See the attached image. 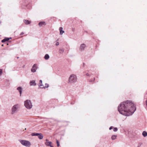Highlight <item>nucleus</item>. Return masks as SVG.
<instances>
[{
    "instance_id": "1",
    "label": "nucleus",
    "mask_w": 147,
    "mask_h": 147,
    "mask_svg": "<svg viewBox=\"0 0 147 147\" xmlns=\"http://www.w3.org/2000/svg\"><path fill=\"white\" fill-rule=\"evenodd\" d=\"M118 109L120 113L125 116L131 115L136 110L134 104L131 101L127 100L121 103Z\"/></svg>"
},
{
    "instance_id": "2",
    "label": "nucleus",
    "mask_w": 147,
    "mask_h": 147,
    "mask_svg": "<svg viewBox=\"0 0 147 147\" xmlns=\"http://www.w3.org/2000/svg\"><path fill=\"white\" fill-rule=\"evenodd\" d=\"M77 80V76L76 75L72 74L70 76L69 78V82L71 83H75L76 82Z\"/></svg>"
},
{
    "instance_id": "3",
    "label": "nucleus",
    "mask_w": 147,
    "mask_h": 147,
    "mask_svg": "<svg viewBox=\"0 0 147 147\" xmlns=\"http://www.w3.org/2000/svg\"><path fill=\"white\" fill-rule=\"evenodd\" d=\"M24 106L28 109H30L32 107V105L31 101L27 100L24 102Z\"/></svg>"
},
{
    "instance_id": "4",
    "label": "nucleus",
    "mask_w": 147,
    "mask_h": 147,
    "mask_svg": "<svg viewBox=\"0 0 147 147\" xmlns=\"http://www.w3.org/2000/svg\"><path fill=\"white\" fill-rule=\"evenodd\" d=\"M20 142L22 144L27 147H30L31 145L30 142L28 141L21 140Z\"/></svg>"
},
{
    "instance_id": "5",
    "label": "nucleus",
    "mask_w": 147,
    "mask_h": 147,
    "mask_svg": "<svg viewBox=\"0 0 147 147\" xmlns=\"http://www.w3.org/2000/svg\"><path fill=\"white\" fill-rule=\"evenodd\" d=\"M19 105L18 104H16L11 109V114H13L16 113L17 111V109L19 108Z\"/></svg>"
},
{
    "instance_id": "6",
    "label": "nucleus",
    "mask_w": 147,
    "mask_h": 147,
    "mask_svg": "<svg viewBox=\"0 0 147 147\" xmlns=\"http://www.w3.org/2000/svg\"><path fill=\"white\" fill-rule=\"evenodd\" d=\"M86 47V46L85 44L84 43L82 44L80 47L79 50L81 51H83L85 50Z\"/></svg>"
},
{
    "instance_id": "7",
    "label": "nucleus",
    "mask_w": 147,
    "mask_h": 147,
    "mask_svg": "<svg viewBox=\"0 0 147 147\" xmlns=\"http://www.w3.org/2000/svg\"><path fill=\"white\" fill-rule=\"evenodd\" d=\"M37 65L36 64H34L32 66L31 69V71L32 72H35L36 71L37 68Z\"/></svg>"
},
{
    "instance_id": "8",
    "label": "nucleus",
    "mask_w": 147,
    "mask_h": 147,
    "mask_svg": "<svg viewBox=\"0 0 147 147\" xmlns=\"http://www.w3.org/2000/svg\"><path fill=\"white\" fill-rule=\"evenodd\" d=\"M46 142L45 143L46 145L50 146L51 147H53V146L51 145L52 142H49L48 140L47 139L46 140Z\"/></svg>"
},
{
    "instance_id": "9",
    "label": "nucleus",
    "mask_w": 147,
    "mask_h": 147,
    "mask_svg": "<svg viewBox=\"0 0 147 147\" xmlns=\"http://www.w3.org/2000/svg\"><path fill=\"white\" fill-rule=\"evenodd\" d=\"M30 86H36V83H35V81L34 80L31 81L30 82Z\"/></svg>"
},
{
    "instance_id": "10",
    "label": "nucleus",
    "mask_w": 147,
    "mask_h": 147,
    "mask_svg": "<svg viewBox=\"0 0 147 147\" xmlns=\"http://www.w3.org/2000/svg\"><path fill=\"white\" fill-rule=\"evenodd\" d=\"M17 90L19 91L20 94V96H21L22 91V88L21 87H18L17 88Z\"/></svg>"
},
{
    "instance_id": "11",
    "label": "nucleus",
    "mask_w": 147,
    "mask_h": 147,
    "mask_svg": "<svg viewBox=\"0 0 147 147\" xmlns=\"http://www.w3.org/2000/svg\"><path fill=\"white\" fill-rule=\"evenodd\" d=\"M11 39V37L10 38H7L5 37L4 39L2 40L1 41V42H4L6 41H7L9 40L10 39Z\"/></svg>"
},
{
    "instance_id": "12",
    "label": "nucleus",
    "mask_w": 147,
    "mask_h": 147,
    "mask_svg": "<svg viewBox=\"0 0 147 147\" xmlns=\"http://www.w3.org/2000/svg\"><path fill=\"white\" fill-rule=\"evenodd\" d=\"M59 30L60 31V34L62 35L63 33H64V31L63 30V28L62 27H60L59 28Z\"/></svg>"
},
{
    "instance_id": "13",
    "label": "nucleus",
    "mask_w": 147,
    "mask_h": 147,
    "mask_svg": "<svg viewBox=\"0 0 147 147\" xmlns=\"http://www.w3.org/2000/svg\"><path fill=\"white\" fill-rule=\"evenodd\" d=\"M45 25L46 23L45 22H41L38 24V25L40 27L42 26L43 25Z\"/></svg>"
},
{
    "instance_id": "14",
    "label": "nucleus",
    "mask_w": 147,
    "mask_h": 147,
    "mask_svg": "<svg viewBox=\"0 0 147 147\" xmlns=\"http://www.w3.org/2000/svg\"><path fill=\"white\" fill-rule=\"evenodd\" d=\"M38 85L39 87H40L41 88V87H42L43 86V85L42 84V81L41 80H40L39 81V83L38 84Z\"/></svg>"
},
{
    "instance_id": "15",
    "label": "nucleus",
    "mask_w": 147,
    "mask_h": 147,
    "mask_svg": "<svg viewBox=\"0 0 147 147\" xmlns=\"http://www.w3.org/2000/svg\"><path fill=\"white\" fill-rule=\"evenodd\" d=\"M24 22L26 24H30L31 22L29 21L28 20H24Z\"/></svg>"
},
{
    "instance_id": "16",
    "label": "nucleus",
    "mask_w": 147,
    "mask_h": 147,
    "mask_svg": "<svg viewBox=\"0 0 147 147\" xmlns=\"http://www.w3.org/2000/svg\"><path fill=\"white\" fill-rule=\"evenodd\" d=\"M44 58L46 60H48L49 58V56L48 54H46L45 55Z\"/></svg>"
},
{
    "instance_id": "17",
    "label": "nucleus",
    "mask_w": 147,
    "mask_h": 147,
    "mask_svg": "<svg viewBox=\"0 0 147 147\" xmlns=\"http://www.w3.org/2000/svg\"><path fill=\"white\" fill-rule=\"evenodd\" d=\"M64 49L63 48H60L59 50V52L60 54H62L64 52Z\"/></svg>"
},
{
    "instance_id": "18",
    "label": "nucleus",
    "mask_w": 147,
    "mask_h": 147,
    "mask_svg": "<svg viewBox=\"0 0 147 147\" xmlns=\"http://www.w3.org/2000/svg\"><path fill=\"white\" fill-rule=\"evenodd\" d=\"M38 138L40 139H42L43 138V136L41 133H39V135L38 136Z\"/></svg>"
},
{
    "instance_id": "19",
    "label": "nucleus",
    "mask_w": 147,
    "mask_h": 147,
    "mask_svg": "<svg viewBox=\"0 0 147 147\" xmlns=\"http://www.w3.org/2000/svg\"><path fill=\"white\" fill-rule=\"evenodd\" d=\"M142 135L144 137H146L147 136V132L144 131L142 132Z\"/></svg>"
},
{
    "instance_id": "20",
    "label": "nucleus",
    "mask_w": 147,
    "mask_h": 147,
    "mask_svg": "<svg viewBox=\"0 0 147 147\" xmlns=\"http://www.w3.org/2000/svg\"><path fill=\"white\" fill-rule=\"evenodd\" d=\"M39 135V133H32V134H31V136H38Z\"/></svg>"
},
{
    "instance_id": "21",
    "label": "nucleus",
    "mask_w": 147,
    "mask_h": 147,
    "mask_svg": "<svg viewBox=\"0 0 147 147\" xmlns=\"http://www.w3.org/2000/svg\"><path fill=\"white\" fill-rule=\"evenodd\" d=\"M117 137V136L115 135H113L111 137V139L112 140H115Z\"/></svg>"
},
{
    "instance_id": "22",
    "label": "nucleus",
    "mask_w": 147,
    "mask_h": 147,
    "mask_svg": "<svg viewBox=\"0 0 147 147\" xmlns=\"http://www.w3.org/2000/svg\"><path fill=\"white\" fill-rule=\"evenodd\" d=\"M49 86V84H47L46 83L45 84V87H44L43 86L42 87H41V88H48Z\"/></svg>"
},
{
    "instance_id": "23",
    "label": "nucleus",
    "mask_w": 147,
    "mask_h": 147,
    "mask_svg": "<svg viewBox=\"0 0 147 147\" xmlns=\"http://www.w3.org/2000/svg\"><path fill=\"white\" fill-rule=\"evenodd\" d=\"M118 130V129L117 127H114L113 129V131L115 132H116Z\"/></svg>"
},
{
    "instance_id": "24",
    "label": "nucleus",
    "mask_w": 147,
    "mask_h": 147,
    "mask_svg": "<svg viewBox=\"0 0 147 147\" xmlns=\"http://www.w3.org/2000/svg\"><path fill=\"white\" fill-rule=\"evenodd\" d=\"M58 40V39L57 41H56V43L55 44V45L57 46L58 45H59V43L57 41Z\"/></svg>"
},
{
    "instance_id": "25",
    "label": "nucleus",
    "mask_w": 147,
    "mask_h": 147,
    "mask_svg": "<svg viewBox=\"0 0 147 147\" xmlns=\"http://www.w3.org/2000/svg\"><path fill=\"white\" fill-rule=\"evenodd\" d=\"M56 143L57 144V146H59L60 145H59V142L58 140H57Z\"/></svg>"
},
{
    "instance_id": "26",
    "label": "nucleus",
    "mask_w": 147,
    "mask_h": 147,
    "mask_svg": "<svg viewBox=\"0 0 147 147\" xmlns=\"http://www.w3.org/2000/svg\"><path fill=\"white\" fill-rule=\"evenodd\" d=\"M2 70L1 69H0V76L2 74Z\"/></svg>"
},
{
    "instance_id": "27",
    "label": "nucleus",
    "mask_w": 147,
    "mask_h": 147,
    "mask_svg": "<svg viewBox=\"0 0 147 147\" xmlns=\"http://www.w3.org/2000/svg\"><path fill=\"white\" fill-rule=\"evenodd\" d=\"M113 126H111V127H109V129L110 130H111V129H112V128H113Z\"/></svg>"
},
{
    "instance_id": "28",
    "label": "nucleus",
    "mask_w": 147,
    "mask_h": 147,
    "mask_svg": "<svg viewBox=\"0 0 147 147\" xmlns=\"http://www.w3.org/2000/svg\"><path fill=\"white\" fill-rule=\"evenodd\" d=\"M24 34V33L23 32H22L20 33V35H23V34Z\"/></svg>"
},
{
    "instance_id": "29",
    "label": "nucleus",
    "mask_w": 147,
    "mask_h": 147,
    "mask_svg": "<svg viewBox=\"0 0 147 147\" xmlns=\"http://www.w3.org/2000/svg\"><path fill=\"white\" fill-rule=\"evenodd\" d=\"M86 75L87 76H89V74H88V73L86 74Z\"/></svg>"
},
{
    "instance_id": "30",
    "label": "nucleus",
    "mask_w": 147,
    "mask_h": 147,
    "mask_svg": "<svg viewBox=\"0 0 147 147\" xmlns=\"http://www.w3.org/2000/svg\"><path fill=\"white\" fill-rule=\"evenodd\" d=\"M146 105L147 106V100H146Z\"/></svg>"
},
{
    "instance_id": "31",
    "label": "nucleus",
    "mask_w": 147,
    "mask_h": 147,
    "mask_svg": "<svg viewBox=\"0 0 147 147\" xmlns=\"http://www.w3.org/2000/svg\"><path fill=\"white\" fill-rule=\"evenodd\" d=\"M24 66H25V65H24L23 66V67H24Z\"/></svg>"
},
{
    "instance_id": "32",
    "label": "nucleus",
    "mask_w": 147,
    "mask_h": 147,
    "mask_svg": "<svg viewBox=\"0 0 147 147\" xmlns=\"http://www.w3.org/2000/svg\"><path fill=\"white\" fill-rule=\"evenodd\" d=\"M3 46V45H2V46Z\"/></svg>"
}]
</instances>
